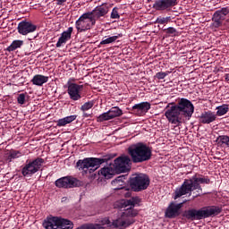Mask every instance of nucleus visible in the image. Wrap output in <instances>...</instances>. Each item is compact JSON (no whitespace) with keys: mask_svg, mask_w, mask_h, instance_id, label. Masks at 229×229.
I'll list each match as a JSON object with an SVG mask.
<instances>
[{"mask_svg":"<svg viewBox=\"0 0 229 229\" xmlns=\"http://www.w3.org/2000/svg\"><path fill=\"white\" fill-rule=\"evenodd\" d=\"M101 164H105V159L98 158V157H86L84 159H80L76 163V167H78L79 171H84L87 173L89 169L94 172L96 169H98Z\"/></svg>","mask_w":229,"mask_h":229,"instance_id":"0eeeda50","label":"nucleus"},{"mask_svg":"<svg viewBox=\"0 0 229 229\" xmlns=\"http://www.w3.org/2000/svg\"><path fill=\"white\" fill-rule=\"evenodd\" d=\"M18 33L20 35H28L29 33H33V31H37V25L30 21H21L17 27Z\"/></svg>","mask_w":229,"mask_h":229,"instance_id":"a211bd4d","label":"nucleus"},{"mask_svg":"<svg viewBox=\"0 0 229 229\" xmlns=\"http://www.w3.org/2000/svg\"><path fill=\"white\" fill-rule=\"evenodd\" d=\"M216 142L220 148H229V136L220 135L216 138Z\"/></svg>","mask_w":229,"mask_h":229,"instance_id":"a878e982","label":"nucleus"},{"mask_svg":"<svg viewBox=\"0 0 229 229\" xmlns=\"http://www.w3.org/2000/svg\"><path fill=\"white\" fill-rule=\"evenodd\" d=\"M223 212V208L219 206H208L199 209L191 208L183 212V217L188 221H201L207 217H213V216H219Z\"/></svg>","mask_w":229,"mask_h":229,"instance_id":"39448f33","label":"nucleus"},{"mask_svg":"<svg viewBox=\"0 0 229 229\" xmlns=\"http://www.w3.org/2000/svg\"><path fill=\"white\" fill-rule=\"evenodd\" d=\"M67 39L61 36L56 43V47H62V46H64V44H67Z\"/></svg>","mask_w":229,"mask_h":229,"instance_id":"58836bf2","label":"nucleus"},{"mask_svg":"<svg viewBox=\"0 0 229 229\" xmlns=\"http://www.w3.org/2000/svg\"><path fill=\"white\" fill-rule=\"evenodd\" d=\"M216 115H218V117H221L222 115H225L228 113V105H222L216 107Z\"/></svg>","mask_w":229,"mask_h":229,"instance_id":"c756f323","label":"nucleus"},{"mask_svg":"<svg viewBox=\"0 0 229 229\" xmlns=\"http://www.w3.org/2000/svg\"><path fill=\"white\" fill-rule=\"evenodd\" d=\"M55 185L59 189H72L80 185V181L72 176H65L55 181Z\"/></svg>","mask_w":229,"mask_h":229,"instance_id":"4468645a","label":"nucleus"},{"mask_svg":"<svg viewBox=\"0 0 229 229\" xmlns=\"http://www.w3.org/2000/svg\"><path fill=\"white\" fill-rule=\"evenodd\" d=\"M92 26H96V21L92 18L89 13H85L75 22V28L79 33L83 31H89L92 29Z\"/></svg>","mask_w":229,"mask_h":229,"instance_id":"6e6552de","label":"nucleus"},{"mask_svg":"<svg viewBox=\"0 0 229 229\" xmlns=\"http://www.w3.org/2000/svg\"><path fill=\"white\" fill-rule=\"evenodd\" d=\"M24 46V41L21 39L13 40L12 44L6 48V51L12 53V51H15V49H19Z\"/></svg>","mask_w":229,"mask_h":229,"instance_id":"cd10ccee","label":"nucleus"},{"mask_svg":"<svg viewBox=\"0 0 229 229\" xmlns=\"http://www.w3.org/2000/svg\"><path fill=\"white\" fill-rule=\"evenodd\" d=\"M47 81H49V77L40 74L35 75L31 80V83L37 87H42V85L47 83Z\"/></svg>","mask_w":229,"mask_h":229,"instance_id":"b1692460","label":"nucleus"},{"mask_svg":"<svg viewBox=\"0 0 229 229\" xmlns=\"http://www.w3.org/2000/svg\"><path fill=\"white\" fill-rule=\"evenodd\" d=\"M167 74H169L168 72H158L156 74V78L157 80H164L165 78V76H167Z\"/></svg>","mask_w":229,"mask_h":229,"instance_id":"a19ab883","label":"nucleus"},{"mask_svg":"<svg viewBox=\"0 0 229 229\" xmlns=\"http://www.w3.org/2000/svg\"><path fill=\"white\" fill-rule=\"evenodd\" d=\"M194 114V105L187 98H181L177 104H168L165 107V117L171 124H182V120H191Z\"/></svg>","mask_w":229,"mask_h":229,"instance_id":"f03ea898","label":"nucleus"},{"mask_svg":"<svg viewBox=\"0 0 229 229\" xmlns=\"http://www.w3.org/2000/svg\"><path fill=\"white\" fill-rule=\"evenodd\" d=\"M164 31H165L166 35H174V37H176L178 35V30H176V29H174V27L165 29Z\"/></svg>","mask_w":229,"mask_h":229,"instance_id":"f704fd0d","label":"nucleus"},{"mask_svg":"<svg viewBox=\"0 0 229 229\" xmlns=\"http://www.w3.org/2000/svg\"><path fill=\"white\" fill-rule=\"evenodd\" d=\"M119 8L114 7L112 12H111V19H121V15H119Z\"/></svg>","mask_w":229,"mask_h":229,"instance_id":"c9c22d12","label":"nucleus"},{"mask_svg":"<svg viewBox=\"0 0 229 229\" xmlns=\"http://www.w3.org/2000/svg\"><path fill=\"white\" fill-rule=\"evenodd\" d=\"M98 174L101 176H104L106 180H110L114 174H117L115 172V169L114 168L113 165H110V166L101 168L98 172Z\"/></svg>","mask_w":229,"mask_h":229,"instance_id":"412c9836","label":"nucleus"},{"mask_svg":"<svg viewBox=\"0 0 229 229\" xmlns=\"http://www.w3.org/2000/svg\"><path fill=\"white\" fill-rule=\"evenodd\" d=\"M108 12H110V5L104 3L95 7L91 12L89 13L96 22L97 21H100L101 19L106 17V15H108Z\"/></svg>","mask_w":229,"mask_h":229,"instance_id":"f8f14e48","label":"nucleus"},{"mask_svg":"<svg viewBox=\"0 0 229 229\" xmlns=\"http://www.w3.org/2000/svg\"><path fill=\"white\" fill-rule=\"evenodd\" d=\"M57 1V4L62 5L63 3H65V1L67 0H56Z\"/></svg>","mask_w":229,"mask_h":229,"instance_id":"79ce46f5","label":"nucleus"},{"mask_svg":"<svg viewBox=\"0 0 229 229\" xmlns=\"http://www.w3.org/2000/svg\"><path fill=\"white\" fill-rule=\"evenodd\" d=\"M127 151L133 164L148 162V160H151V157H153V150L151 148L143 142H138L130 146Z\"/></svg>","mask_w":229,"mask_h":229,"instance_id":"20e7f679","label":"nucleus"},{"mask_svg":"<svg viewBox=\"0 0 229 229\" xmlns=\"http://www.w3.org/2000/svg\"><path fill=\"white\" fill-rule=\"evenodd\" d=\"M225 81H229V73L225 74Z\"/></svg>","mask_w":229,"mask_h":229,"instance_id":"c03bdc74","label":"nucleus"},{"mask_svg":"<svg viewBox=\"0 0 229 229\" xmlns=\"http://www.w3.org/2000/svg\"><path fill=\"white\" fill-rule=\"evenodd\" d=\"M121 191V194L122 196H124V198H130L131 196V192H130L126 187L123 188Z\"/></svg>","mask_w":229,"mask_h":229,"instance_id":"ea45409f","label":"nucleus"},{"mask_svg":"<svg viewBox=\"0 0 229 229\" xmlns=\"http://www.w3.org/2000/svg\"><path fill=\"white\" fill-rule=\"evenodd\" d=\"M22 157V152L15 149H11L7 154H6V162H12L15 160V158H21Z\"/></svg>","mask_w":229,"mask_h":229,"instance_id":"393cba45","label":"nucleus"},{"mask_svg":"<svg viewBox=\"0 0 229 229\" xmlns=\"http://www.w3.org/2000/svg\"><path fill=\"white\" fill-rule=\"evenodd\" d=\"M149 176L146 174H135L131 177L130 187L134 192L146 191L149 187Z\"/></svg>","mask_w":229,"mask_h":229,"instance_id":"423d86ee","label":"nucleus"},{"mask_svg":"<svg viewBox=\"0 0 229 229\" xmlns=\"http://www.w3.org/2000/svg\"><path fill=\"white\" fill-rule=\"evenodd\" d=\"M60 216H49L43 221V227L45 229H58Z\"/></svg>","mask_w":229,"mask_h":229,"instance_id":"aec40b11","label":"nucleus"},{"mask_svg":"<svg viewBox=\"0 0 229 229\" xmlns=\"http://www.w3.org/2000/svg\"><path fill=\"white\" fill-rule=\"evenodd\" d=\"M73 28L72 27H69L67 29V30L64 31L62 34H61V37L63 38H64L65 40L69 41L71 40V37L72 35V31H73Z\"/></svg>","mask_w":229,"mask_h":229,"instance_id":"2f4dec72","label":"nucleus"},{"mask_svg":"<svg viewBox=\"0 0 229 229\" xmlns=\"http://www.w3.org/2000/svg\"><path fill=\"white\" fill-rule=\"evenodd\" d=\"M17 101L19 105H24L26 103V95L24 93H21L18 96Z\"/></svg>","mask_w":229,"mask_h":229,"instance_id":"e433bc0d","label":"nucleus"},{"mask_svg":"<svg viewBox=\"0 0 229 229\" xmlns=\"http://www.w3.org/2000/svg\"><path fill=\"white\" fill-rule=\"evenodd\" d=\"M119 37H123V35L118 34L116 36H112V37L106 38V39H103L100 42V45L105 46L106 44H113V42H115V40H117V38H119Z\"/></svg>","mask_w":229,"mask_h":229,"instance_id":"7c9ffc66","label":"nucleus"},{"mask_svg":"<svg viewBox=\"0 0 229 229\" xmlns=\"http://www.w3.org/2000/svg\"><path fill=\"white\" fill-rule=\"evenodd\" d=\"M67 85V92L70 99L72 101H80V99H81V89H83V85H79L71 81H68Z\"/></svg>","mask_w":229,"mask_h":229,"instance_id":"2eb2a0df","label":"nucleus"},{"mask_svg":"<svg viewBox=\"0 0 229 229\" xmlns=\"http://www.w3.org/2000/svg\"><path fill=\"white\" fill-rule=\"evenodd\" d=\"M78 119V114H72L70 116H65L64 118H61L57 120L56 126L58 128H62L63 126H67V124H71L73 121H76Z\"/></svg>","mask_w":229,"mask_h":229,"instance_id":"5701e85b","label":"nucleus"},{"mask_svg":"<svg viewBox=\"0 0 229 229\" xmlns=\"http://www.w3.org/2000/svg\"><path fill=\"white\" fill-rule=\"evenodd\" d=\"M72 228H73V225L71 220L59 217V224H58L57 229H72Z\"/></svg>","mask_w":229,"mask_h":229,"instance_id":"bb28decb","label":"nucleus"},{"mask_svg":"<svg viewBox=\"0 0 229 229\" xmlns=\"http://www.w3.org/2000/svg\"><path fill=\"white\" fill-rule=\"evenodd\" d=\"M82 117H90V114L83 112Z\"/></svg>","mask_w":229,"mask_h":229,"instance_id":"37998d69","label":"nucleus"},{"mask_svg":"<svg viewBox=\"0 0 229 229\" xmlns=\"http://www.w3.org/2000/svg\"><path fill=\"white\" fill-rule=\"evenodd\" d=\"M200 183L208 185L210 179H208V177H197L196 175L190 179H185L182 184L175 189L174 199H178V198H182V196H185V194L191 195L192 191H203Z\"/></svg>","mask_w":229,"mask_h":229,"instance_id":"7ed1b4c3","label":"nucleus"},{"mask_svg":"<svg viewBox=\"0 0 229 229\" xmlns=\"http://www.w3.org/2000/svg\"><path fill=\"white\" fill-rule=\"evenodd\" d=\"M124 180H126V177L124 175H120L116 179L113 180L111 185L114 187V190L122 191V189H124L126 185Z\"/></svg>","mask_w":229,"mask_h":229,"instance_id":"4be33fe9","label":"nucleus"},{"mask_svg":"<svg viewBox=\"0 0 229 229\" xmlns=\"http://www.w3.org/2000/svg\"><path fill=\"white\" fill-rule=\"evenodd\" d=\"M151 2L155 1V0H150Z\"/></svg>","mask_w":229,"mask_h":229,"instance_id":"a18cd8bd","label":"nucleus"},{"mask_svg":"<svg viewBox=\"0 0 229 229\" xmlns=\"http://www.w3.org/2000/svg\"><path fill=\"white\" fill-rule=\"evenodd\" d=\"M108 112L111 119H115V117H121L123 115V110L118 106L112 107Z\"/></svg>","mask_w":229,"mask_h":229,"instance_id":"c85d7f7f","label":"nucleus"},{"mask_svg":"<svg viewBox=\"0 0 229 229\" xmlns=\"http://www.w3.org/2000/svg\"><path fill=\"white\" fill-rule=\"evenodd\" d=\"M229 13L228 7H223L216 11L211 18L212 23L210 25L211 30H217L223 26V21L226 19V15Z\"/></svg>","mask_w":229,"mask_h":229,"instance_id":"9d476101","label":"nucleus"},{"mask_svg":"<svg viewBox=\"0 0 229 229\" xmlns=\"http://www.w3.org/2000/svg\"><path fill=\"white\" fill-rule=\"evenodd\" d=\"M93 106H94V101L93 100L88 101L81 106V112H87L90 110V108H92Z\"/></svg>","mask_w":229,"mask_h":229,"instance_id":"72a5a7b5","label":"nucleus"},{"mask_svg":"<svg viewBox=\"0 0 229 229\" xmlns=\"http://www.w3.org/2000/svg\"><path fill=\"white\" fill-rule=\"evenodd\" d=\"M170 20H171V17L157 18V24H167V22H169Z\"/></svg>","mask_w":229,"mask_h":229,"instance_id":"4c0bfd02","label":"nucleus"},{"mask_svg":"<svg viewBox=\"0 0 229 229\" xmlns=\"http://www.w3.org/2000/svg\"><path fill=\"white\" fill-rule=\"evenodd\" d=\"M111 119H112V116H111L110 113L107 111L106 113L101 114L98 117V123H103L105 121H110Z\"/></svg>","mask_w":229,"mask_h":229,"instance_id":"473e14b6","label":"nucleus"},{"mask_svg":"<svg viewBox=\"0 0 229 229\" xmlns=\"http://www.w3.org/2000/svg\"><path fill=\"white\" fill-rule=\"evenodd\" d=\"M217 119V114L212 111H206L200 114L199 117V123L202 124H210V123H214Z\"/></svg>","mask_w":229,"mask_h":229,"instance_id":"6ab92c4d","label":"nucleus"},{"mask_svg":"<svg viewBox=\"0 0 229 229\" xmlns=\"http://www.w3.org/2000/svg\"><path fill=\"white\" fill-rule=\"evenodd\" d=\"M140 203V199L139 197H132L129 199L123 200L122 205L124 208L129 207L124 212L122 213L121 216L113 222L110 221V218L104 217L98 220V225L103 226V228H120L124 229L128 228L130 225H133L135 220L133 217L137 216V210L133 209L135 205H139Z\"/></svg>","mask_w":229,"mask_h":229,"instance_id":"f257e3e1","label":"nucleus"},{"mask_svg":"<svg viewBox=\"0 0 229 229\" xmlns=\"http://www.w3.org/2000/svg\"><path fill=\"white\" fill-rule=\"evenodd\" d=\"M178 4V0H154L152 8L157 12H169L173 6Z\"/></svg>","mask_w":229,"mask_h":229,"instance_id":"ddd939ff","label":"nucleus"},{"mask_svg":"<svg viewBox=\"0 0 229 229\" xmlns=\"http://www.w3.org/2000/svg\"><path fill=\"white\" fill-rule=\"evenodd\" d=\"M150 109L151 104L149 102H141L135 104L131 107V113L134 114V115H138V117H143V115H146Z\"/></svg>","mask_w":229,"mask_h":229,"instance_id":"f3484780","label":"nucleus"},{"mask_svg":"<svg viewBox=\"0 0 229 229\" xmlns=\"http://www.w3.org/2000/svg\"><path fill=\"white\" fill-rule=\"evenodd\" d=\"M42 164H44V159L41 157H38L32 161H30L21 169V174L23 176H33L35 173H38V171H40Z\"/></svg>","mask_w":229,"mask_h":229,"instance_id":"1a4fd4ad","label":"nucleus"},{"mask_svg":"<svg viewBox=\"0 0 229 229\" xmlns=\"http://www.w3.org/2000/svg\"><path fill=\"white\" fill-rule=\"evenodd\" d=\"M131 164V159L130 157L122 156L114 159L113 167L116 174H119L121 173H128V171H130Z\"/></svg>","mask_w":229,"mask_h":229,"instance_id":"9b49d317","label":"nucleus"},{"mask_svg":"<svg viewBox=\"0 0 229 229\" xmlns=\"http://www.w3.org/2000/svg\"><path fill=\"white\" fill-rule=\"evenodd\" d=\"M184 203H187V200L178 204L171 202L165 212V217H168V219H174V217H178V216H180V210L183 207Z\"/></svg>","mask_w":229,"mask_h":229,"instance_id":"dca6fc26","label":"nucleus"}]
</instances>
